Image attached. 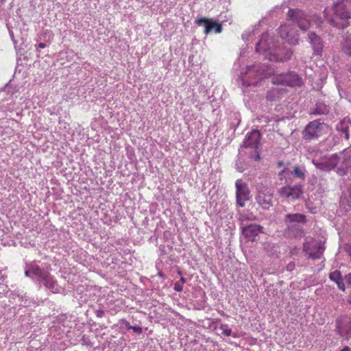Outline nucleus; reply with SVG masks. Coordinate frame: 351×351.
I'll list each match as a JSON object with an SVG mask.
<instances>
[{"label":"nucleus","mask_w":351,"mask_h":351,"mask_svg":"<svg viewBox=\"0 0 351 351\" xmlns=\"http://www.w3.org/2000/svg\"><path fill=\"white\" fill-rule=\"evenodd\" d=\"M283 222L285 225V234L289 238H302L304 236V230L302 225L307 223V217L302 213H288L284 216Z\"/></svg>","instance_id":"obj_1"},{"label":"nucleus","mask_w":351,"mask_h":351,"mask_svg":"<svg viewBox=\"0 0 351 351\" xmlns=\"http://www.w3.org/2000/svg\"><path fill=\"white\" fill-rule=\"evenodd\" d=\"M287 18L303 32H306L311 26L313 22L321 23V18L316 14H309L306 12L298 9H289L287 13Z\"/></svg>","instance_id":"obj_2"},{"label":"nucleus","mask_w":351,"mask_h":351,"mask_svg":"<svg viewBox=\"0 0 351 351\" xmlns=\"http://www.w3.org/2000/svg\"><path fill=\"white\" fill-rule=\"evenodd\" d=\"M279 42V40L274 35L267 32L264 33L256 44V51L263 54L265 58L269 60V56H271L274 53Z\"/></svg>","instance_id":"obj_3"},{"label":"nucleus","mask_w":351,"mask_h":351,"mask_svg":"<svg viewBox=\"0 0 351 351\" xmlns=\"http://www.w3.org/2000/svg\"><path fill=\"white\" fill-rule=\"evenodd\" d=\"M328 125L321 119L309 122L302 131V138L306 141L316 140L326 132Z\"/></svg>","instance_id":"obj_4"},{"label":"nucleus","mask_w":351,"mask_h":351,"mask_svg":"<svg viewBox=\"0 0 351 351\" xmlns=\"http://www.w3.org/2000/svg\"><path fill=\"white\" fill-rule=\"evenodd\" d=\"M271 82L274 84L291 87H300L303 84L302 77L295 71H289L287 73H281L274 75L271 78Z\"/></svg>","instance_id":"obj_5"},{"label":"nucleus","mask_w":351,"mask_h":351,"mask_svg":"<svg viewBox=\"0 0 351 351\" xmlns=\"http://www.w3.org/2000/svg\"><path fill=\"white\" fill-rule=\"evenodd\" d=\"M291 178H285L286 186L278 189V194L281 197L295 200L301 197L303 194L304 185L299 183L293 186H290L291 184Z\"/></svg>","instance_id":"obj_6"},{"label":"nucleus","mask_w":351,"mask_h":351,"mask_svg":"<svg viewBox=\"0 0 351 351\" xmlns=\"http://www.w3.org/2000/svg\"><path fill=\"white\" fill-rule=\"evenodd\" d=\"M236 187V202L239 207H244L245 202L250 198V191L247 184L243 182L239 179L235 182Z\"/></svg>","instance_id":"obj_7"},{"label":"nucleus","mask_w":351,"mask_h":351,"mask_svg":"<svg viewBox=\"0 0 351 351\" xmlns=\"http://www.w3.org/2000/svg\"><path fill=\"white\" fill-rule=\"evenodd\" d=\"M293 53V51L291 48L279 42L274 53L269 56V60L278 62H287L291 58Z\"/></svg>","instance_id":"obj_8"},{"label":"nucleus","mask_w":351,"mask_h":351,"mask_svg":"<svg viewBox=\"0 0 351 351\" xmlns=\"http://www.w3.org/2000/svg\"><path fill=\"white\" fill-rule=\"evenodd\" d=\"M338 160L336 173L339 176L347 175L349 169L351 168V151L344 150L340 155H338Z\"/></svg>","instance_id":"obj_9"},{"label":"nucleus","mask_w":351,"mask_h":351,"mask_svg":"<svg viewBox=\"0 0 351 351\" xmlns=\"http://www.w3.org/2000/svg\"><path fill=\"white\" fill-rule=\"evenodd\" d=\"M273 193L267 188L263 187L257 191L256 201L265 210L273 206Z\"/></svg>","instance_id":"obj_10"},{"label":"nucleus","mask_w":351,"mask_h":351,"mask_svg":"<svg viewBox=\"0 0 351 351\" xmlns=\"http://www.w3.org/2000/svg\"><path fill=\"white\" fill-rule=\"evenodd\" d=\"M336 331L344 339L351 338V319L348 316H342L336 320Z\"/></svg>","instance_id":"obj_11"},{"label":"nucleus","mask_w":351,"mask_h":351,"mask_svg":"<svg viewBox=\"0 0 351 351\" xmlns=\"http://www.w3.org/2000/svg\"><path fill=\"white\" fill-rule=\"evenodd\" d=\"M338 154H334L329 157H325L322 160H313V163L317 169L324 171H330L336 169L338 165Z\"/></svg>","instance_id":"obj_12"},{"label":"nucleus","mask_w":351,"mask_h":351,"mask_svg":"<svg viewBox=\"0 0 351 351\" xmlns=\"http://www.w3.org/2000/svg\"><path fill=\"white\" fill-rule=\"evenodd\" d=\"M195 23L199 26L202 25H204V33L206 35L213 31L216 34H219L223 29L221 23L213 20V19L201 17L195 20Z\"/></svg>","instance_id":"obj_13"},{"label":"nucleus","mask_w":351,"mask_h":351,"mask_svg":"<svg viewBox=\"0 0 351 351\" xmlns=\"http://www.w3.org/2000/svg\"><path fill=\"white\" fill-rule=\"evenodd\" d=\"M269 74V68L264 64L258 63L247 66L246 77H253L257 80L265 78Z\"/></svg>","instance_id":"obj_14"},{"label":"nucleus","mask_w":351,"mask_h":351,"mask_svg":"<svg viewBox=\"0 0 351 351\" xmlns=\"http://www.w3.org/2000/svg\"><path fill=\"white\" fill-rule=\"evenodd\" d=\"M278 34L282 39L286 40L291 45L299 44L300 36L298 32H293L286 25H281L278 28Z\"/></svg>","instance_id":"obj_15"},{"label":"nucleus","mask_w":351,"mask_h":351,"mask_svg":"<svg viewBox=\"0 0 351 351\" xmlns=\"http://www.w3.org/2000/svg\"><path fill=\"white\" fill-rule=\"evenodd\" d=\"M242 234L248 241H254L258 234L263 231V227L256 223H251L242 227Z\"/></svg>","instance_id":"obj_16"},{"label":"nucleus","mask_w":351,"mask_h":351,"mask_svg":"<svg viewBox=\"0 0 351 351\" xmlns=\"http://www.w3.org/2000/svg\"><path fill=\"white\" fill-rule=\"evenodd\" d=\"M307 36L308 42L312 47L313 54L322 56L324 49L322 38L314 32H308Z\"/></svg>","instance_id":"obj_17"},{"label":"nucleus","mask_w":351,"mask_h":351,"mask_svg":"<svg viewBox=\"0 0 351 351\" xmlns=\"http://www.w3.org/2000/svg\"><path fill=\"white\" fill-rule=\"evenodd\" d=\"M260 132L254 130L247 134L242 146L245 148L258 149L260 145Z\"/></svg>","instance_id":"obj_18"},{"label":"nucleus","mask_w":351,"mask_h":351,"mask_svg":"<svg viewBox=\"0 0 351 351\" xmlns=\"http://www.w3.org/2000/svg\"><path fill=\"white\" fill-rule=\"evenodd\" d=\"M306 173V170L304 167L295 166L293 167V171L289 170L288 168H284L281 171L279 172L278 176L282 180V176L286 178H290L291 176L294 175L295 177L304 180Z\"/></svg>","instance_id":"obj_19"},{"label":"nucleus","mask_w":351,"mask_h":351,"mask_svg":"<svg viewBox=\"0 0 351 351\" xmlns=\"http://www.w3.org/2000/svg\"><path fill=\"white\" fill-rule=\"evenodd\" d=\"M33 280L36 279L38 281L39 287H41V283L45 278H47L51 274L44 268L40 267L36 261H33Z\"/></svg>","instance_id":"obj_20"},{"label":"nucleus","mask_w":351,"mask_h":351,"mask_svg":"<svg viewBox=\"0 0 351 351\" xmlns=\"http://www.w3.org/2000/svg\"><path fill=\"white\" fill-rule=\"evenodd\" d=\"M343 1H337L333 3L335 14L341 20L351 19V12H349L343 4Z\"/></svg>","instance_id":"obj_21"},{"label":"nucleus","mask_w":351,"mask_h":351,"mask_svg":"<svg viewBox=\"0 0 351 351\" xmlns=\"http://www.w3.org/2000/svg\"><path fill=\"white\" fill-rule=\"evenodd\" d=\"M330 112V107L322 101H317L310 108L309 114L311 115H326Z\"/></svg>","instance_id":"obj_22"},{"label":"nucleus","mask_w":351,"mask_h":351,"mask_svg":"<svg viewBox=\"0 0 351 351\" xmlns=\"http://www.w3.org/2000/svg\"><path fill=\"white\" fill-rule=\"evenodd\" d=\"M45 288L49 290L53 293H59L60 291V287L58 281L50 274L47 278L42 282Z\"/></svg>","instance_id":"obj_23"},{"label":"nucleus","mask_w":351,"mask_h":351,"mask_svg":"<svg viewBox=\"0 0 351 351\" xmlns=\"http://www.w3.org/2000/svg\"><path fill=\"white\" fill-rule=\"evenodd\" d=\"M329 278L330 280L335 282L337 287L344 291L346 289V286L343 282L344 278H343L341 272L339 270H335L329 274Z\"/></svg>","instance_id":"obj_24"},{"label":"nucleus","mask_w":351,"mask_h":351,"mask_svg":"<svg viewBox=\"0 0 351 351\" xmlns=\"http://www.w3.org/2000/svg\"><path fill=\"white\" fill-rule=\"evenodd\" d=\"M313 248L315 249L308 252V258L313 260L319 259L325 250L324 243L320 242L318 244L313 245Z\"/></svg>","instance_id":"obj_25"},{"label":"nucleus","mask_w":351,"mask_h":351,"mask_svg":"<svg viewBox=\"0 0 351 351\" xmlns=\"http://www.w3.org/2000/svg\"><path fill=\"white\" fill-rule=\"evenodd\" d=\"M337 130L341 135L343 134L346 139H349V127L345 121H341L337 125Z\"/></svg>","instance_id":"obj_26"},{"label":"nucleus","mask_w":351,"mask_h":351,"mask_svg":"<svg viewBox=\"0 0 351 351\" xmlns=\"http://www.w3.org/2000/svg\"><path fill=\"white\" fill-rule=\"evenodd\" d=\"M247 164L243 160H242L239 156H238L237 160L235 162V168L236 169L240 172L243 173L247 169Z\"/></svg>","instance_id":"obj_27"},{"label":"nucleus","mask_w":351,"mask_h":351,"mask_svg":"<svg viewBox=\"0 0 351 351\" xmlns=\"http://www.w3.org/2000/svg\"><path fill=\"white\" fill-rule=\"evenodd\" d=\"M341 50L345 54L351 56V39L346 38L344 40L341 44Z\"/></svg>","instance_id":"obj_28"},{"label":"nucleus","mask_w":351,"mask_h":351,"mask_svg":"<svg viewBox=\"0 0 351 351\" xmlns=\"http://www.w3.org/2000/svg\"><path fill=\"white\" fill-rule=\"evenodd\" d=\"M32 269H33V261L27 264L25 270V276L33 279V273Z\"/></svg>","instance_id":"obj_29"},{"label":"nucleus","mask_w":351,"mask_h":351,"mask_svg":"<svg viewBox=\"0 0 351 351\" xmlns=\"http://www.w3.org/2000/svg\"><path fill=\"white\" fill-rule=\"evenodd\" d=\"M240 82L241 83L242 86H245V87H248V86H250L252 84H257V82H248V80L247 79H245V77H242L240 80Z\"/></svg>","instance_id":"obj_30"},{"label":"nucleus","mask_w":351,"mask_h":351,"mask_svg":"<svg viewBox=\"0 0 351 351\" xmlns=\"http://www.w3.org/2000/svg\"><path fill=\"white\" fill-rule=\"evenodd\" d=\"M254 32V30H252V31H250V30H247V31H245L244 33L242 34L241 35V38L243 40L246 41L248 40L249 37L250 36V35L252 34V32Z\"/></svg>","instance_id":"obj_31"},{"label":"nucleus","mask_w":351,"mask_h":351,"mask_svg":"<svg viewBox=\"0 0 351 351\" xmlns=\"http://www.w3.org/2000/svg\"><path fill=\"white\" fill-rule=\"evenodd\" d=\"M255 149L254 153L250 154V158L254 159L255 160L258 161L261 159L259 152L257 150L258 149Z\"/></svg>","instance_id":"obj_32"},{"label":"nucleus","mask_w":351,"mask_h":351,"mask_svg":"<svg viewBox=\"0 0 351 351\" xmlns=\"http://www.w3.org/2000/svg\"><path fill=\"white\" fill-rule=\"evenodd\" d=\"M315 248H313V245L312 246H309L308 244L306 243H304V245H303V250L304 252L306 253V254L308 255V252L312 251L313 250H314Z\"/></svg>","instance_id":"obj_33"},{"label":"nucleus","mask_w":351,"mask_h":351,"mask_svg":"<svg viewBox=\"0 0 351 351\" xmlns=\"http://www.w3.org/2000/svg\"><path fill=\"white\" fill-rule=\"evenodd\" d=\"M295 263L294 262H290L289 263L287 264V265L286 267V269L289 271H293L295 269Z\"/></svg>","instance_id":"obj_34"},{"label":"nucleus","mask_w":351,"mask_h":351,"mask_svg":"<svg viewBox=\"0 0 351 351\" xmlns=\"http://www.w3.org/2000/svg\"><path fill=\"white\" fill-rule=\"evenodd\" d=\"M132 329L138 334H141L143 332L142 328L138 326H132Z\"/></svg>","instance_id":"obj_35"},{"label":"nucleus","mask_w":351,"mask_h":351,"mask_svg":"<svg viewBox=\"0 0 351 351\" xmlns=\"http://www.w3.org/2000/svg\"><path fill=\"white\" fill-rule=\"evenodd\" d=\"M221 333L224 336L228 337V336H230L232 335V330L230 328H225V330H223V331H222Z\"/></svg>","instance_id":"obj_36"},{"label":"nucleus","mask_w":351,"mask_h":351,"mask_svg":"<svg viewBox=\"0 0 351 351\" xmlns=\"http://www.w3.org/2000/svg\"><path fill=\"white\" fill-rule=\"evenodd\" d=\"M344 280L348 285H351V274H348L344 276Z\"/></svg>","instance_id":"obj_37"},{"label":"nucleus","mask_w":351,"mask_h":351,"mask_svg":"<svg viewBox=\"0 0 351 351\" xmlns=\"http://www.w3.org/2000/svg\"><path fill=\"white\" fill-rule=\"evenodd\" d=\"M174 289L176 291H182V289H183V287L182 285H180L179 282H176L175 284V286H174Z\"/></svg>","instance_id":"obj_38"},{"label":"nucleus","mask_w":351,"mask_h":351,"mask_svg":"<svg viewBox=\"0 0 351 351\" xmlns=\"http://www.w3.org/2000/svg\"><path fill=\"white\" fill-rule=\"evenodd\" d=\"M95 315L98 317H102L104 315V311L102 309H97L95 311Z\"/></svg>","instance_id":"obj_39"},{"label":"nucleus","mask_w":351,"mask_h":351,"mask_svg":"<svg viewBox=\"0 0 351 351\" xmlns=\"http://www.w3.org/2000/svg\"><path fill=\"white\" fill-rule=\"evenodd\" d=\"M348 206L351 208V185L348 187Z\"/></svg>","instance_id":"obj_40"},{"label":"nucleus","mask_w":351,"mask_h":351,"mask_svg":"<svg viewBox=\"0 0 351 351\" xmlns=\"http://www.w3.org/2000/svg\"><path fill=\"white\" fill-rule=\"evenodd\" d=\"M38 48L44 49L46 47V44L44 43H40L38 45Z\"/></svg>","instance_id":"obj_41"},{"label":"nucleus","mask_w":351,"mask_h":351,"mask_svg":"<svg viewBox=\"0 0 351 351\" xmlns=\"http://www.w3.org/2000/svg\"><path fill=\"white\" fill-rule=\"evenodd\" d=\"M125 325L128 329H132V326H131L128 322L125 321Z\"/></svg>","instance_id":"obj_42"},{"label":"nucleus","mask_w":351,"mask_h":351,"mask_svg":"<svg viewBox=\"0 0 351 351\" xmlns=\"http://www.w3.org/2000/svg\"><path fill=\"white\" fill-rule=\"evenodd\" d=\"M228 328V326L227 324H221V326H220V329L223 331V330H225V328Z\"/></svg>","instance_id":"obj_43"},{"label":"nucleus","mask_w":351,"mask_h":351,"mask_svg":"<svg viewBox=\"0 0 351 351\" xmlns=\"http://www.w3.org/2000/svg\"><path fill=\"white\" fill-rule=\"evenodd\" d=\"M341 351H351V350L348 346H346Z\"/></svg>","instance_id":"obj_44"},{"label":"nucleus","mask_w":351,"mask_h":351,"mask_svg":"<svg viewBox=\"0 0 351 351\" xmlns=\"http://www.w3.org/2000/svg\"><path fill=\"white\" fill-rule=\"evenodd\" d=\"M180 280L182 281V283H185L186 282V278H184V277H182Z\"/></svg>","instance_id":"obj_45"},{"label":"nucleus","mask_w":351,"mask_h":351,"mask_svg":"<svg viewBox=\"0 0 351 351\" xmlns=\"http://www.w3.org/2000/svg\"><path fill=\"white\" fill-rule=\"evenodd\" d=\"M282 162H278V165H282Z\"/></svg>","instance_id":"obj_46"}]
</instances>
